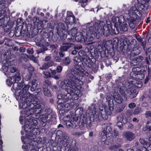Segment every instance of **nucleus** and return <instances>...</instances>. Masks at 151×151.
I'll list each match as a JSON object with an SVG mask.
<instances>
[{"label":"nucleus","instance_id":"nucleus-8","mask_svg":"<svg viewBox=\"0 0 151 151\" xmlns=\"http://www.w3.org/2000/svg\"><path fill=\"white\" fill-rule=\"evenodd\" d=\"M113 27L110 24H107L105 22L100 21L99 22V25L101 29H102L104 32L105 31L104 27H106L108 28L109 32V34L107 36L109 35L110 34L111 35L116 34L118 33L119 31L116 27V21Z\"/></svg>","mask_w":151,"mask_h":151},{"label":"nucleus","instance_id":"nucleus-23","mask_svg":"<svg viewBox=\"0 0 151 151\" xmlns=\"http://www.w3.org/2000/svg\"><path fill=\"white\" fill-rule=\"evenodd\" d=\"M65 45H67V46H61L60 48V51L64 52L66 51L69 48L71 47V45L73 44L71 43H66L65 44Z\"/></svg>","mask_w":151,"mask_h":151},{"label":"nucleus","instance_id":"nucleus-27","mask_svg":"<svg viewBox=\"0 0 151 151\" xmlns=\"http://www.w3.org/2000/svg\"><path fill=\"white\" fill-rule=\"evenodd\" d=\"M66 20L67 22L70 24L76 23V20L75 17L73 16H69L67 17Z\"/></svg>","mask_w":151,"mask_h":151},{"label":"nucleus","instance_id":"nucleus-10","mask_svg":"<svg viewBox=\"0 0 151 151\" xmlns=\"http://www.w3.org/2000/svg\"><path fill=\"white\" fill-rule=\"evenodd\" d=\"M115 19L116 20V23L119 24V28L122 33L124 32H127L128 29V24L126 21H124L123 22H120L119 18L118 17H113V19Z\"/></svg>","mask_w":151,"mask_h":151},{"label":"nucleus","instance_id":"nucleus-37","mask_svg":"<svg viewBox=\"0 0 151 151\" xmlns=\"http://www.w3.org/2000/svg\"><path fill=\"white\" fill-rule=\"evenodd\" d=\"M106 49H101L99 50V52L101 57H104L107 56Z\"/></svg>","mask_w":151,"mask_h":151},{"label":"nucleus","instance_id":"nucleus-2","mask_svg":"<svg viewBox=\"0 0 151 151\" xmlns=\"http://www.w3.org/2000/svg\"><path fill=\"white\" fill-rule=\"evenodd\" d=\"M17 84L18 87L16 91L15 94L16 96L20 97L22 101V106L21 104H20L21 107L25 108L27 106V104L30 103L35 104L36 105L40 104H37L39 101V100L37 97L28 92L29 86L25 85L23 83H17Z\"/></svg>","mask_w":151,"mask_h":151},{"label":"nucleus","instance_id":"nucleus-26","mask_svg":"<svg viewBox=\"0 0 151 151\" xmlns=\"http://www.w3.org/2000/svg\"><path fill=\"white\" fill-rule=\"evenodd\" d=\"M66 31L65 27L64 24L61 23H59L57 27V33L63 32V31Z\"/></svg>","mask_w":151,"mask_h":151},{"label":"nucleus","instance_id":"nucleus-52","mask_svg":"<svg viewBox=\"0 0 151 151\" xmlns=\"http://www.w3.org/2000/svg\"><path fill=\"white\" fill-rule=\"evenodd\" d=\"M141 109L139 108H136L133 112V114L134 115H137L140 112Z\"/></svg>","mask_w":151,"mask_h":151},{"label":"nucleus","instance_id":"nucleus-25","mask_svg":"<svg viewBox=\"0 0 151 151\" xmlns=\"http://www.w3.org/2000/svg\"><path fill=\"white\" fill-rule=\"evenodd\" d=\"M135 19L134 18H130L127 17V20L128 22H127L128 24L130 27L133 29L135 26L134 22L135 21Z\"/></svg>","mask_w":151,"mask_h":151},{"label":"nucleus","instance_id":"nucleus-44","mask_svg":"<svg viewBox=\"0 0 151 151\" xmlns=\"http://www.w3.org/2000/svg\"><path fill=\"white\" fill-rule=\"evenodd\" d=\"M138 1L139 3H139L138 6H139V5H140V6L141 7V8L140 9L139 7H138V9L139 10H141L144 8V5H143V4H144L145 1L143 0H138Z\"/></svg>","mask_w":151,"mask_h":151},{"label":"nucleus","instance_id":"nucleus-4","mask_svg":"<svg viewBox=\"0 0 151 151\" xmlns=\"http://www.w3.org/2000/svg\"><path fill=\"white\" fill-rule=\"evenodd\" d=\"M20 104H21L22 106V103L19 104V106L20 108H22L20 106ZM44 107V105L43 104H40L36 105L35 104L31 103L29 106L27 105V106L25 108L26 109L25 111H24L25 114L28 116L35 113L37 114H40L43 111ZM22 109L23 108H22Z\"/></svg>","mask_w":151,"mask_h":151},{"label":"nucleus","instance_id":"nucleus-5","mask_svg":"<svg viewBox=\"0 0 151 151\" xmlns=\"http://www.w3.org/2000/svg\"><path fill=\"white\" fill-rule=\"evenodd\" d=\"M37 124V120L34 119H30L28 123L24 126V130L29 133V137L27 138V140L35 139L36 137V129L34 128L33 126L36 125Z\"/></svg>","mask_w":151,"mask_h":151},{"label":"nucleus","instance_id":"nucleus-35","mask_svg":"<svg viewBox=\"0 0 151 151\" xmlns=\"http://www.w3.org/2000/svg\"><path fill=\"white\" fill-rule=\"evenodd\" d=\"M70 59L68 57L65 58L63 60V63L65 65H69L70 63Z\"/></svg>","mask_w":151,"mask_h":151},{"label":"nucleus","instance_id":"nucleus-39","mask_svg":"<svg viewBox=\"0 0 151 151\" xmlns=\"http://www.w3.org/2000/svg\"><path fill=\"white\" fill-rule=\"evenodd\" d=\"M72 116L68 114L66 116H64L63 118V120L65 122L69 121H72Z\"/></svg>","mask_w":151,"mask_h":151},{"label":"nucleus","instance_id":"nucleus-13","mask_svg":"<svg viewBox=\"0 0 151 151\" xmlns=\"http://www.w3.org/2000/svg\"><path fill=\"white\" fill-rule=\"evenodd\" d=\"M138 10L135 6H134L128 11V15L129 16L128 18H137L136 13L138 12Z\"/></svg>","mask_w":151,"mask_h":151},{"label":"nucleus","instance_id":"nucleus-41","mask_svg":"<svg viewBox=\"0 0 151 151\" xmlns=\"http://www.w3.org/2000/svg\"><path fill=\"white\" fill-rule=\"evenodd\" d=\"M74 103H71L70 104L68 103L66 104L65 105V108L66 110H69L73 108Z\"/></svg>","mask_w":151,"mask_h":151},{"label":"nucleus","instance_id":"nucleus-64","mask_svg":"<svg viewBox=\"0 0 151 151\" xmlns=\"http://www.w3.org/2000/svg\"><path fill=\"white\" fill-rule=\"evenodd\" d=\"M67 41L68 42H74L75 41L74 37H71L68 38L67 39Z\"/></svg>","mask_w":151,"mask_h":151},{"label":"nucleus","instance_id":"nucleus-18","mask_svg":"<svg viewBox=\"0 0 151 151\" xmlns=\"http://www.w3.org/2000/svg\"><path fill=\"white\" fill-rule=\"evenodd\" d=\"M143 59V58L141 56H138L134 58L130 63L131 66H135L140 63Z\"/></svg>","mask_w":151,"mask_h":151},{"label":"nucleus","instance_id":"nucleus-9","mask_svg":"<svg viewBox=\"0 0 151 151\" xmlns=\"http://www.w3.org/2000/svg\"><path fill=\"white\" fill-rule=\"evenodd\" d=\"M83 61L86 67L88 69H92L94 72L96 73L98 67L95 64L96 61L94 59H91L88 57L83 58Z\"/></svg>","mask_w":151,"mask_h":151},{"label":"nucleus","instance_id":"nucleus-54","mask_svg":"<svg viewBox=\"0 0 151 151\" xmlns=\"http://www.w3.org/2000/svg\"><path fill=\"white\" fill-rule=\"evenodd\" d=\"M122 123H123L122 122L120 121H118L116 124L117 126L119 127V128L121 129L122 127L123 126Z\"/></svg>","mask_w":151,"mask_h":151},{"label":"nucleus","instance_id":"nucleus-16","mask_svg":"<svg viewBox=\"0 0 151 151\" xmlns=\"http://www.w3.org/2000/svg\"><path fill=\"white\" fill-rule=\"evenodd\" d=\"M112 100H111L109 104H108V106H106L104 108V113H105V115H110L112 113V111L114 109V104L112 102Z\"/></svg>","mask_w":151,"mask_h":151},{"label":"nucleus","instance_id":"nucleus-49","mask_svg":"<svg viewBox=\"0 0 151 151\" xmlns=\"http://www.w3.org/2000/svg\"><path fill=\"white\" fill-rule=\"evenodd\" d=\"M126 106L124 105H120L118 108L116 110L118 112H120L123 110L125 108Z\"/></svg>","mask_w":151,"mask_h":151},{"label":"nucleus","instance_id":"nucleus-56","mask_svg":"<svg viewBox=\"0 0 151 151\" xmlns=\"http://www.w3.org/2000/svg\"><path fill=\"white\" fill-rule=\"evenodd\" d=\"M54 60L56 62H60L61 61L62 59L60 57L56 56L54 57Z\"/></svg>","mask_w":151,"mask_h":151},{"label":"nucleus","instance_id":"nucleus-47","mask_svg":"<svg viewBox=\"0 0 151 151\" xmlns=\"http://www.w3.org/2000/svg\"><path fill=\"white\" fill-rule=\"evenodd\" d=\"M132 53L135 55H138L140 53V50L137 47L134 48V50L132 52Z\"/></svg>","mask_w":151,"mask_h":151},{"label":"nucleus","instance_id":"nucleus-62","mask_svg":"<svg viewBox=\"0 0 151 151\" xmlns=\"http://www.w3.org/2000/svg\"><path fill=\"white\" fill-rule=\"evenodd\" d=\"M37 84H36V85H32V87L31 88L30 90L32 91H35L37 88Z\"/></svg>","mask_w":151,"mask_h":151},{"label":"nucleus","instance_id":"nucleus-38","mask_svg":"<svg viewBox=\"0 0 151 151\" xmlns=\"http://www.w3.org/2000/svg\"><path fill=\"white\" fill-rule=\"evenodd\" d=\"M107 55L108 54L109 55L111 56H113L114 55V51L113 48H110L109 49H106Z\"/></svg>","mask_w":151,"mask_h":151},{"label":"nucleus","instance_id":"nucleus-53","mask_svg":"<svg viewBox=\"0 0 151 151\" xmlns=\"http://www.w3.org/2000/svg\"><path fill=\"white\" fill-rule=\"evenodd\" d=\"M22 32L21 30L17 29L15 33V36L17 37L20 36L21 35Z\"/></svg>","mask_w":151,"mask_h":151},{"label":"nucleus","instance_id":"nucleus-6","mask_svg":"<svg viewBox=\"0 0 151 151\" xmlns=\"http://www.w3.org/2000/svg\"><path fill=\"white\" fill-rule=\"evenodd\" d=\"M119 93L116 92L115 90H113L110 92V94L113 96L114 100L117 103H121L124 100H127L126 95L124 91L120 88L119 91Z\"/></svg>","mask_w":151,"mask_h":151},{"label":"nucleus","instance_id":"nucleus-45","mask_svg":"<svg viewBox=\"0 0 151 151\" xmlns=\"http://www.w3.org/2000/svg\"><path fill=\"white\" fill-rule=\"evenodd\" d=\"M44 77L45 78H47L51 77L50 73L48 71H46L43 73Z\"/></svg>","mask_w":151,"mask_h":151},{"label":"nucleus","instance_id":"nucleus-60","mask_svg":"<svg viewBox=\"0 0 151 151\" xmlns=\"http://www.w3.org/2000/svg\"><path fill=\"white\" fill-rule=\"evenodd\" d=\"M106 100L108 102V104H109L110 102V101H111V100H112V103H113V100L111 98L110 96H108L106 98Z\"/></svg>","mask_w":151,"mask_h":151},{"label":"nucleus","instance_id":"nucleus-50","mask_svg":"<svg viewBox=\"0 0 151 151\" xmlns=\"http://www.w3.org/2000/svg\"><path fill=\"white\" fill-rule=\"evenodd\" d=\"M49 67L47 63H44L43 64L42 66L40 68V69L42 70L47 69Z\"/></svg>","mask_w":151,"mask_h":151},{"label":"nucleus","instance_id":"nucleus-1","mask_svg":"<svg viewBox=\"0 0 151 151\" xmlns=\"http://www.w3.org/2000/svg\"><path fill=\"white\" fill-rule=\"evenodd\" d=\"M75 71H73L72 74H69V79L60 81L59 86L66 91V95L59 94L58 98L60 100H63V102L68 100H76L81 97L82 93L81 86L76 82L74 77H76Z\"/></svg>","mask_w":151,"mask_h":151},{"label":"nucleus","instance_id":"nucleus-58","mask_svg":"<svg viewBox=\"0 0 151 151\" xmlns=\"http://www.w3.org/2000/svg\"><path fill=\"white\" fill-rule=\"evenodd\" d=\"M102 132H103V133H104V134L102 137L101 141H104V139H106V131L105 130H103Z\"/></svg>","mask_w":151,"mask_h":151},{"label":"nucleus","instance_id":"nucleus-12","mask_svg":"<svg viewBox=\"0 0 151 151\" xmlns=\"http://www.w3.org/2000/svg\"><path fill=\"white\" fill-rule=\"evenodd\" d=\"M21 79V77L20 76V74L17 73V74H15L14 76H12L11 78H9L6 81V84L9 86H11V85L13 84V87H14V84H16V81H19Z\"/></svg>","mask_w":151,"mask_h":151},{"label":"nucleus","instance_id":"nucleus-14","mask_svg":"<svg viewBox=\"0 0 151 151\" xmlns=\"http://www.w3.org/2000/svg\"><path fill=\"white\" fill-rule=\"evenodd\" d=\"M122 135L128 141H132L135 138V134L129 131L124 132L122 133Z\"/></svg>","mask_w":151,"mask_h":151},{"label":"nucleus","instance_id":"nucleus-61","mask_svg":"<svg viewBox=\"0 0 151 151\" xmlns=\"http://www.w3.org/2000/svg\"><path fill=\"white\" fill-rule=\"evenodd\" d=\"M63 68L62 66L60 65L58 66L56 68V70L58 73H60L62 70Z\"/></svg>","mask_w":151,"mask_h":151},{"label":"nucleus","instance_id":"nucleus-29","mask_svg":"<svg viewBox=\"0 0 151 151\" xmlns=\"http://www.w3.org/2000/svg\"><path fill=\"white\" fill-rule=\"evenodd\" d=\"M147 143V145L145 146L141 147V149L140 150L141 151H151V145H150V142Z\"/></svg>","mask_w":151,"mask_h":151},{"label":"nucleus","instance_id":"nucleus-63","mask_svg":"<svg viewBox=\"0 0 151 151\" xmlns=\"http://www.w3.org/2000/svg\"><path fill=\"white\" fill-rule=\"evenodd\" d=\"M34 68L30 66L28 68V70L29 73L32 74L31 73L34 71Z\"/></svg>","mask_w":151,"mask_h":151},{"label":"nucleus","instance_id":"nucleus-17","mask_svg":"<svg viewBox=\"0 0 151 151\" xmlns=\"http://www.w3.org/2000/svg\"><path fill=\"white\" fill-rule=\"evenodd\" d=\"M82 73L81 76L80 75L79 77L78 76L77 77V76H76V77H74L76 82L77 83L78 85L80 84L81 83H79L81 82V79L82 78L83 76L84 75L86 76H88V73L86 71L84 70L82 68V69L81 70Z\"/></svg>","mask_w":151,"mask_h":151},{"label":"nucleus","instance_id":"nucleus-21","mask_svg":"<svg viewBox=\"0 0 151 151\" xmlns=\"http://www.w3.org/2000/svg\"><path fill=\"white\" fill-rule=\"evenodd\" d=\"M140 70V68H132V71L130 73V76L134 78H136V76H138V74L139 73Z\"/></svg>","mask_w":151,"mask_h":151},{"label":"nucleus","instance_id":"nucleus-46","mask_svg":"<svg viewBox=\"0 0 151 151\" xmlns=\"http://www.w3.org/2000/svg\"><path fill=\"white\" fill-rule=\"evenodd\" d=\"M145 115L146 118H151V111H147L145 114Z\"/></svg>","mask_w":151,"mask_h":151},{"label":"nucleus","instance_id":"nucleus-15","mask_svg":"<svg viewBox=\"0 0 151 151\" xmlns=\"http://www.w3.org/2000/svg\"><path fill=\"white\" fill-rule=\"evenodd\" d=\"M104 113V111L103 110H99V111L96 112V118L97 119L98 121H100L103 119L106 120L108 119V116L107 115H105Z\"/></svg>","mask_w":151,"mask_h":151},{"label":"nucleus","instance_id":"nucleus-34","mask_svg":"<svg viewBox=\"0 0 151 151\" xmlns=\"http://www.w3.org/2000/svg\"><path fill=\"white\" fill-rule=\"evenodd\" d=\"M65 122L66 125L68 128H70L72 126L74 127H76L78 125V123H76V124L75 125V123H73L72 121H69L66 122Z\"/></svg>","mask_w":151,"mask_h":151},{"label":"nucleus","instance_id":"nucleus-20","mask_svg":"<svg viewBox=\"0 0 151 151\" xmlns=\"http://www.w3.org/2000/svg\"><path fill=\"white\" fill-rule=\"evenodd\" d=\"M127 92L128 94L129 95V97L131 99L137 96V94L135 93L136 90L133 88H128L127 90Z\"/></svg>","mask_w":151,"mask_h":151},{"label":"nucleus","instance_id":"nucleus-32","mask_svg":"<svg viewBox=\"0 0 151 151\" xmlns=\"http://www.w3.org/2000/svg\"><path fill=\"white\" fill-rule=\"evenodd\" d=\"M9 19L6 17H4L0 19V27L3 26L5 23L7 22Z\"/></svg>","mask_w":151,"mask_h":151},{"label":"nucleus","instance_id":"nucleus-33","mask_svg":"<svg viewBox=\"0 0 151 151\" xmlns=\"http://www.w3.org/2000/svg\"><path fill=\"white\" fill-rule=\"evenodd\" d=\"M48 114L45 113V114H43L40 115L39 116V118L43 122H45L47 119L48 118Z\"/></svg>","mask_w":151,"mask_h":151},{"label":"nucleus","instance_id":"nucleus-48","mask_svg":"<svg viewBox=\"0 0 151 151\" xmlns=\"http://www.w3.org/2000/svg\"><path fill=\"white\" fill-rule=\"evenodd\" d=\"M63 138V141L64 142V144L65 143H66L68 142L69 141V137L66 134H65L62 137Z\"/></svg>","mask_w":151,"mask_h":151},{"label":"nucleus","instance_id":"nucleus-7","mask_svg":"<svg viewBox=\"0 0 151 151\" xmlns=\"http://www.w3.org/2000/svg\"><path fill=\"white\" fill-rule=\"evenodd\" d=\"M73 62L75 65L74 68H73L71 71V73L72 74V71L73 70L75 71L76 76H77L79 77L80 75L81 76L82 73L81 71V70L82 69V65L83 64L81 59L80 57L78 56H76L74 58Z\"/></svg>","mask_w":151,"mask_h":151},{"label":"nucleus","instance_id":"nucleus-55","mask_svg":"<svg viewBox=\"0 0 151 151\" xmlns=\"http://www.w3.org/2000/svg\"><path fill=\"white\" fill-rule=\"evenodd\" d=\"M73 120H72V122L73 123H75V125L76 124V123H78V122H77V121L78 120V118L77 117H72V118Z\"/></svg>","mask_w":151,"mask_h":151},{"label":"nucleus","instance_id":"nucleus-42","mask_svg":"<svg viewBox=\"0 0 151 151\" xmlns=\"http://www.w3.org/2000/svg\"><path fill=\"white\" fill-rule=\"evenodd\" d=\"M121 145L120 144L117 145L111 146L109 147V149L111 150H117L118 148L120 147Z\"/></svg>","mask_w":151,"mask_h":151},{"label":"nucleus","instance_id":"nucleus-51","mask_svg":"<svg viewBox=\"0 0 151 151\" xmlns=\"http://www.w3.org/2000/svg\"><path fill=\"white\" fill-rule=\"evenodd\" d=\"M65 133H64L61 131L59 130L56 132V135L60 137H62Z\"/></svg>","mask_w":151,"mask_h":151},{"label":"nucleus","instance_id":"nucleus-3","mask_svg":"<svg viewBox=\"0 0 151 151\" xmlns=\"http://www.w3.org/2000/svg\"><path fill=\"white\" fill-rule=\"evenodd\" d=\"M105 31L104 32L102 29H101L99 23L95 22L93 26L90 27L88 28V32L84 35V41L88 42L92 41L94 37L95 34L100 35L103 34L106 36L109 35V32L108 28L104 27Z\"/></svg>","mask_w":151,"mask_h":151},{"label":"nucleus","instance_id":"nucleus-57","mask_svg":"<svg viewBox=\"0 0 151 151\" xmlns=\"http://www.w3.org/2000/svg\"><path fill=\"white\" fill-rule=\"evenodd\" d=\"M119 134L118 132L116 130H114L113 133V136L114 138H116Z\"/></svg>","mask_w":151,"mask_h":151},{"label":"nucleus","instance_id":"nucleus-28","mask_svg":"<svg viewBox=\"0 0 151 151\" xmlns=\"http://www.w3.org/2000/svg\"><path fill=\"white\" fill-rule=\"evenodd\" d=\"M117 121H122L123 123L125 124L127 122V119L124 116V114H122L118 116Z\"/></svg>","mask_w":151,"mask_h":151},{"label":"nucleus","instance_id":"nucleus-11","mask_svg":"<svg viewBox=\"0 0 151 151\" xmlns=\"http://www.w3.org/2000/svg\"><path fill=\"white\" fill-rule=\"evenodd\" d=\"M50 81L47 80L45 81L42 86L43 91L45 95L49 97L52 96V93L48 89V87L50 86Z\"/></svg>","mask_w":151,"mask_h":151},{"label":"nucleus","instance_id":"nucleus-43","mask_svg":"<svg viewBox=\"0 0 151 151\" xmlns=\"http://www.w3.org/2000/svg\"><path fill=\"white\" fill-rule=\"evenodd\" d=\"M4 42L5 44L8 46H10L11 45V43L10 39L8 38H5L4 39Z\"/></svg>","mask_w":151,"mask_h":151},{"label":"nucleus","instance_id":"nucleus-36","mask_svg":"<svg viewBox=\"0 0 151 151\" xmlns=\"http://www.w3.org/2000/svg\"><path fill=\"white\" fill-rule=\"evenodd\" d=\"M77 31L76 28H72L68 32L69 35H71L72 37H75L77 33Z\"/></svg>","mask_w":151,"mask_h":151},{"label":"nucleus","instance_id":"nucleus-59","mask_svg":"<svg viewBox=\"0 0 151 151\" xmlns=\"http://www.w3.org/2000/svg\"><path fill=\"white\" fill-rule=\"evenodd\" d=\"M140 142L144 145L146 146L148 142H147L145 141L143 139L140 138L139 139Z\"/></svg>","mask_w":151,"mask_h":151},{"label":"nucleus","instance_id":"nucleus-19","mask_svg":"<svg viewBox=\"0 0 151 151\" xmlns=\"http://www.w3.org/2000/svg\"><path fill=\"white\" fill-rule=\"evenodd\" d=\"M85 32H83L81 33L80 32H78L75 36V40L78 42H83L84 40V35L85 34Z\"/></svg>","mask_w":151,"mask_h":151},{"label":"nucleus","instance_id":"nucleus-40","mask_svg":"<svg viewBox=\"0 0 151 151\" xmlns=\"http://www.w3.org/2000/svg\"><path fill=\"white\" fill-rule=\"evenodd\" d=\"M9 68L10 69V71L11 73H13L15 72H16L17 73L16 74H17V73H19L20 74L18 70L16 68L14 67V66L13 65L10 66Z\"/></svg>","mask_w":151,"mask_h":151},{"label":"nucleus","instance_id":"nucleus-24","mask_svg":"<svg viewBox=\"0 0 151 151\" xmlns=\"http://www.w3.org/2000/svg\"><path fill=\"white\" fill-rule=\"evenodd\" d=\"M60 36V40L62 41H64L67 37V32L66 31H63V32L57 33Z\"/></svg>","mask_w":151,"mask_h":151},{"label":"nucleus","instance_id":"nucleus-30","mask_svg":"<svg viewBox=\"0 0 151 151\" xmlns=\"http://www.w3.org/2000/svg\"><path fill=\"white\" fill-rule=\"evenodd\" d=\"M132 84L134 85V87L138 88H140L142 86L141 82L136 80L132 81Z\"/></svg>","mask_w":151,"mask_h":151},{"label":"nucleus","instance_id":"nucleus-22","mask_svg":"<svg viewBox=\"0 0 151 151\" xmlns=\"http://www.w3.org/2000/svg\"><path fill=\"white\" fill-rule=\"evenodd\" d=\"M27 138L25 139V142H26V144H27V145H23L22 146V148H24V149H29V148H30V146L32 145V146H33V145H32V144H33V143L32 144V143H35V142L33 139H30L27 140Z\"/></svg>","mask_w":151,"mask_h":151},{"label":"nucleus","instance_id":"nucleus-31","mask_svg":"<svg viewBox=\"0 0 151 151\" xmlns=\"http://www.w3.org/2000/svg\"><path fill=\"white\" fill-rule=\"evenodd\" d=\"M147 130L149 131H151V120L147 121L146 124V127L143 128V130L145 131Z\"/></svg>","mask_w":151,"mask_h":151}]
</instances>
